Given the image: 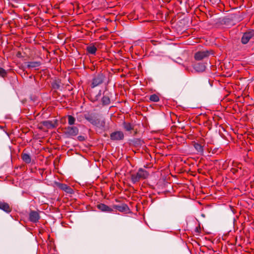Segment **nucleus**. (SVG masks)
<instances>
[{
  "instance_id": "nucleus-14",
  "label": "nucleus",
  "mask_w": 254,
  "mask_h": 254,
  "mask_svg": "<svg viewBox=\"0 0 254 254\" xmlns=\"http://www.w3.org/2000/svg\"><path fill=\"white\" fill-rule=\"evenodd\" d=\"M59 186L62 190L68 193H71L72 191V190L71 189V188L65 184H60Z\"/></svg>"
},
{
  "instance_id": "nucleus-1",
  "label": "nucleus",
  "mask_w": 254,
  "mask_h": 254,
  "mask_svg": "<svg viewBox=\"0 0 254 254\" xmlns=\"http://www.w3.org/2000/svg\"><path fill=\"white\" fill-rule=\"evenodd\" d=\"M149 176V173L145 170L140 168L138 171L131 175V180L133 184H135L141 180H144Z\"/></svg>"
},
{
  "instance_id": "nucleus-11",
  "label": "nucleus",
  "mask_w": 254,
  "mask_h": 254,
  "mask_svg": "<svg viewBox=\"0 0 254 254\" xmlns=\"http://www.w3.org/2000/svg\"><path fill=\"white\" fill-rule=\"evenodd\" d=\"M0 209L7 213L10 212L11 210V209L8 203L1 201H0Z\"/></svg>"
},
{
  "instance_id": "nucleus-18",
  "label": "nucleus",
  "mask_w": 254,
  "mask_h": 254,
  "mask_svg": "<svg viewBox=\"0 0 254 254\" xmlns=\"http://www.w3.org/2000/svg\"><path fill=\"white\" fill-rule=\"evenodd\" d=\"M123 127L127 131H130L133 129V126L129 123L124 122L123 123Z\"/></svg>"
},
{
  "instance_id": "nucleus-19",
  "label": "nucleus",
  "mask_w": 254,
  "mask_h": 254,
  "mask_svg": "<svg viewBox=\"0 0 254 254\" xmlns=\"http://www.w3.org/2000/svg\"><path fill=\"white\" fill-rule=\"evenodd\" d=\"M149 100L152 102H157L159 101V97L157 95L154 94L150 96Z\"/></svg>"
},
{
  "instance_id": "nucleus-20",
  "label": "nucleus",
  "mask_w": 254,
  "mask_h": 254,
  "mask_svg": "<svg viewBox=\"0 0 254 254\" xmlns=\"http://www.w3.org/2000/svg\"><path fill=\"white\" fill-rule=\"evenodd\" d=\"M102 102L104 105H109L110 103V99L107 96H104L102 99Z\"/></svg>"
},
{
  "instance_id": "nucleus-15",
  "label": "nucleus",
  "mask_w": 254,
  "mask_h": 254,
  "mask_svg": "<svg viewBox=\"0 0 254 254\" xmlns=\"http://www.w3.org/2000/svg\"><path fill=\"white\" fill-rule=\"evenodd\" d=\"M86 50L89 54L94 55L97 51V48L95 46L90 45L87 47Z\"/></svg>"
},
{
  "instance_id": "nucleus-16",
  "label": "nucleus",
  "mask_w": 254,
  "mask_h": 254,
  "mask_svg": "<svg viewBox=\"0 0 254 254\" xmlns=\"http://www.w3.org/2000/svg\"><path fill=\"white\" fill-rule=\"evenodd\" d=\"M115 208L120 212L126 211L128 209V207L126 204H122L121 205H116Z\"/></svg>"
},
{
  "instance_id": "nucleus-8",
  "label": "nucleus",
  "mask_w": 254,
  "mask_h": 254,
  "mask_svg": "<svg viewBox=\"0 0 254 254\" xmlns=\"http://www.w3.org/2000/svg\"><path fill=\"white\" fill-rule=\"evenodd\" d=\"M40 217L39 214L37 211H31L29 213V220L32 222L36 223L38 222Z\"/></svg>"
},
{
  "instance_id": "nucleus-4",
  "label": "nucleus",
  "mask_w": 254,
  "mask_h": 254,
  "mask_svg": "<svg viewBox=\"0 0 254 254\" xmlns=\"http://www.w3.org/2000/svg\"><path fill=\"white\" fill-rule=\"evenodd\" d=\"M86 119L92 125L95 126L97 127H99L101 129H104L105 128V122L104 120H100L99 119H94L92 118H87Z\"/></svg>"
},
{
  "instance_id": "nucleus-2",
  "label": "nucleus",
  "mask_w": 254,
  "mask_h": 254,
  "mask_svg": "<svg viewBox=\"0 0 254 254\" xmlns=\"http://www.w3.org/2000/svg\"><path fill=\"white\" fill-rule=\"evenodd\" d=\"M78 131V128L76 127H67L65 128L64 134L66 137H71L77 135Z\"/></svg>"
},
{
  "instance_id": "nucleus-12",
  "label": "nucleus",
  "mask_w": 254,
  "mask_h": 254,
  "mask_svg": "<svg viewBox=\"0 0 254 254\" xmlns=\"http://www.w3.org/2000/svg\"><path fill=\"white\" fill-rule=\"evenodd\" d=\"M97 208L102 211L110 212L113 211V209L109 207L108 206L100 203L97 205Z\"/></svg>"
},
{
  "instance_id": "nucleus-3",
  "label": "nucleus",
  "mask_w": 254,
  "mask_h": 254,
  "mask_svg": "<svg viewBox=\"0 0 254 254\" xmlns=\"http://www.w3.org/2000/svg\"><path fill=\"white\" fill-rule=\"evenodd\" d=\"M211 54H213L212 51L205 50L199 51L195 54L194 58L195 60L197 61H201L208 57Z\"/></svg>"
},
{
  "instance_id": "nucleus-10",
  "label": "nucleus",
  "mask_w": 254,
  "mask_h": 254,
  "mask_svg": "<svg viewBox=\"0 0 254 254\" xmlns=\"http://www.w3.org/2000/svg\"><path fill=\"white\" fill-rule=\"evenodd\" d=\"M193 147L196 150L197 154L200 155H202L203 154L204 149L203 145L197 142H194L193 143Z\"/></svg>"
},
{
  "instance_id": "nucleus-6",
  "label": "nucleus",
  "mask_w": 254,
  "mask_h": 254,
  "mask_svg": "<svg viewBox=\"0 0 254 254\" xmlns=\"http://www.w3.org/2000/svg\"><path fill=\"white\" fill-rule=\"evenodd\" d=\"M254 36V31L251 30L248 32H245L242 37L241 41L244 44H247L250 40Z\"/></svg>"
},
{
  "instance_id": "nucleus-9",
  "label": "nucleus",
  "mask_w": 254,
  "mask_h": 254,
  "mask_svg": "<svg viewBox=\"0 0 254 254\" xmlns=\"http://www.w3.org/2000/svg\"><path fill=\"white\" fill-rule=\"evenodd\" d=\"M193 68L197 72H203L205 70L206 66L204 63H197L193 65Z\"/></svg>"
},
{
  "instance_id": "nucleus-5",
  "label": "nucleus",
  "mask_w": 254,
  "mask_h": 254,
  "mask_svg": "<svg viewBox=\"0 0 254 254\" xmlns=\"http://www.w3.org/2000/svg\"><path fill=\"white\" fill-rule=\"evenodd\" d=\"M104 79V76L102 73H100L95 76L92 79L91 87L94 88L102 84Z\"/></svg>"
},
{
  "instance_id": "nucleus-17",
  "label": "nucleus",
  "mask_w": 254,
  "mask_h": 254,
  "mask_svg": "<svg viewBox=\"0 0 254 254\" xmlns=\"http://www.w3.org/2000/svg\"><path fill=\"white\" fill-rule=\"evenodd\" d=\"M22 158L23 161L27 164L30 163L31 161L30 156L26 153H24L22 155Z\"/></svg>"
},
{
  "instance_id": "nucleus-22",
  "label": "nucleus",
  "mask_w": 254,
  "mask_h": 254,
  "mask_svg": "<svg viewBox=\"0 0 254 254\" xmlns=\"http://www.w3.org/2000/svg\"><path fill=\"white\" fill-rule=\"evenodd\" d=\"M6 74V71L2 68L0 67V76L4 77Z\"/></svg>"
},
{
  "instance_id": "nucleus-24",
  "label": "nucleus",
  "mask_w": 254,
  "mask_h": 254,
  "mask_svg": "<svg viewBox=\"0 0 254 254\" xmlns=\"http://www.w3.org/2000/svg\"><path fill=\"white\" fill-rule=\"evenodd\" d=\"M48 123V122H44V125H45V126H47V124Z\"/></svg>"
},
{
  "instance_id": "nucleus-21",
  "label": "nucleus",
  "mask_w": 254,
  "mask_h": 254,
  "mask_svg": "<svg viewBox=\"0 0 254 254\" xmlns=\"http://www.w3.org/2000/svg\"><path fill=\"white\" fill-rule=\"evenodd\" d=\"M68 118V123L69 125H73L74 124L75 122V119L73 116L71 115H68L67 116Z\"/></svg>"
},
{
  "instance_id": "nucleus-7",
  "label": "nucleus",
  "mask_w": 254,
  "mask_h": 254,
  "mask_svg": "<svg viewBox=\"0 0 254 254\" xmlns=\"http://www.w3.org/2000/svg\"><path fill=\"white\" fill-rule=\"evenodd\" d=\"M124 134L121 131H116L110 134V138L112 140H121L124 139Z\"/></svg>"
},
{
  "instance_id": "nucleus-23",
  "label": "nucleus",
  "mask_w": 254,
  "mask_h": 254,
  "mask_svg": "<svg viewBox=\"0 0 254 254\" xmlns=\"http://www.w3.org/2000/svg\"><path fill=\"white\" fill-rule=\"evenodd\" d=\"M52 86L54 89H59L60 87V85L59 83H58L56 82L53 83Z\"/></svg>"
},
{
  "instance_id": "nucleus-13",
  "label": "nucleus",
  "mask_w": 254,
  "mask_h": 254,
  "mask_svg": "<svg viewBox=\"0 0 254 254\" xmlns=\"http://www.w3.org/2000/svg\"><path fill=\"white\" fill-rule=\"evenodd\" d=\"M41 65L40 62H28L26 63V66L29 68H37Z\"/></svg>"
}]
</instances>
